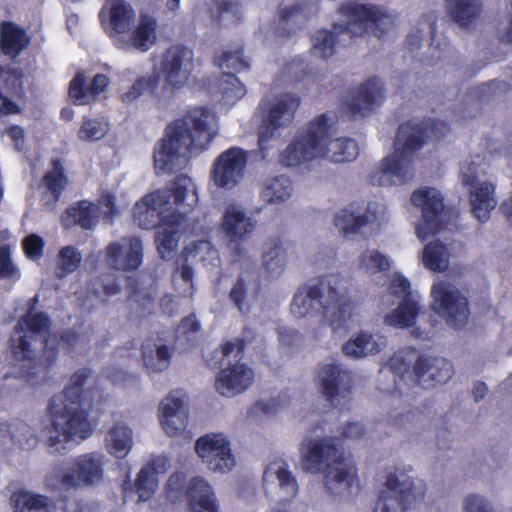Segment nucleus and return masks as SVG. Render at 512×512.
Here are the masks:
<instances>
[{
  "label": "nucleus",
  "mask_w": 512,
  "mask_h": 512,
  "mask_svg": "<svg viewBox=\"0 0 512 512\" xmlns=\"http://www.w3.org/2000/svg\"><path fill=\"white\" fill-rule=\"evenodd\" d=\"M216 113L205 107L189 110L182 118L170 123L153 153L157 174H171L184 169L192 156L208 149L218 135Z\"/></svg>",
  "instance_id": "1"
},
{
  "label": "nucleus",
  "mask_w": 512,
  "mask_h": 512,
  "mask_svg": "<svg viewBox=\"0 0 512 512\" xmlns=\"http://www.w3.org/2000/svg\"><path fill=\"white\" fill-rule=\"evenodd\" d=\"M91 383H94L92 372L87 368L80 369L69 378L65 390L51 399V425L45 434L52 452H61L67 444L79 443L92 434L88 413L83 408Z\"/></svg>",
  "instance_id": "2"
},
{
  "label": "nucleus",
  "mask_w": 512,
  "mask_h": 512,
  "mask_svg": "<svg viewBox=\"0 0 512 512\" xmlns=\"http://www.w3.org/2000/svg\"><path fill=\"white\" fill-rule=\"evenodd\" d=\"M449 131L448 124L438 119L402 123L395 138V152L385 157L381 168L370 182L378 186L403 185L414 176L413 162L428 139L441 140Z\"/></svg>",
  "instance_id": "3"
},
{
  "label": "nucleus",
  "mask_w": 512,
  "mask_h": 512,
  "mask_svg": "<svg viewBox=\"0 0 512 512\" xmlns=\"http://www.w3.org/2000/svg\"><path fill=\"white\" fill-rule=\"evenodd\" d=\"M198 200L196 184L182 174L169 186L138 200L133 207V220L142 229H152L159 224L182 225L184 213H192Z\"/></svg>",
  "instance_id": "4"
},
{
  "label": "nucleus",
  "mask_w": 512,
  "mask_h": 512,
  "mask_svg": "<svg viewBox=\"0 0 512 512\" xmlns=\"http://www.w3.org/2000/svg\"><path fill=\"white\" fill-rule=\"evenodd\" d=\"M50 320L44 313H35L30 308L23 316L11 336L12 366L16 377L25 378L31 385H36L44 379L45 371L35 358L37 349L49 346Z\"/></svg>",
  "instance_id": "5"
},
{
  "label": "nucleus",
  "mask_w": 512,
  "mask_h": 512,
  "mask_svg": "<svg viewBox=\"0 0 512 512\" xmlns=\"http://www.w3.org/2000/svg\"><path fill=\"white\" fill-rule=\"evenodd\" d=\"M339 13L347 20V24H335L331 31L322 29V59L333 56L341 41L363 35L368 27H375L378 38H382L385 33L379 26L388 15L377 5L349 1L339 7Z\"/></svg>",
  "instance_id": "6"
},
{
  "label": "nucleus",
  "mask_w": 512,
  "mask_h": 512,
  "mask_svg": "<svg viewBox=\"0 0 512 512\" xmlns=\"http://www.w3.org/2000/svg\"><path fill=\"white\" fill-rule=\"evenodd\" d=\"M299 105V97L292 93L267 97L259 103L252 122L257 126L259 150L263 158L268 156L272 147L270 142L280 136L281 130L291 125Z\"/></svg>",
  "instance_id": "7"
},
{
  "label": "nucleus",
  "mask_w": 512,
  "mask_h": 512,
  "mask_svg": "<svg viewBox=\"0 0 512 512\" xmlns=\"http://www.w3.org/2000/svg\"><path fill=\"white\" fill-rule=\"evenodd\" d=\"M322 474L325 489L338 495L350 492L358 482L357 468L352 455L343 447L339 437H322Z\"/></svg>",
  "instance_id": "8"
},
{
  "label": "nucleus",
  "mask_w": 512,
  "mask_h": 512,
  "mask_svg": "<svg viewBox=\"0 0 512 512\" xmlns=\"http://www.w3.org/2000/svg\"><path fill=\"white\" fill-rule=\"evenodd\" d=\"M103 464V456L99 453L78 456L71 465L55 468L47 480V485L54 489L94 485L103 478Z\"/></svg>",
  "instance_id": "9"
},
{
  "label": "nucleus",
  "mask_w": 512,
  "mask_h": 512,
  "mask_svg": "<svg viewBox=\"0 0 512 512\" xmlns=\"http://www.w3.org/2000/svg\"><path fill=\"white\" fill-rule=\"evenodd\" d=\"M431 296V309L442 317L448 326L461 329L466 325L470 315L469 301L458 289L445 281H440L432 285Z\"/></svg>",
  "instance_id": "10"
},
{
  "label": "nucleus",
  "mask_w": 512,
  "mask_h": 512,
  "mask_svg": "<svg viewBox=\"0 0 512 512\" xmlns=\"http://www.w3.org/2000/svg\"><path fill=\"white\" fill-rule=\"evenodd\" d=\"M411 203L421 209V222L416 227L418 238L426 240L445 228L444 199L441 193L431 187L414 191Z\"/></svg>",
  "instance_id": "11"
},
{
  "label": "nucleus",
  "mask_w": 512,
  "mask_h": 512,
  "mask_svg": "<svg viewBox=\"0 0 512 512\" xmlns=\"http://www.w3.org/2000/svg\"><path fill=\"white\" fill-rule=\"evenodd\" d=\"M195 452L214 473H227L236 464L231 443L223 433L212 432L199 437L195 442Z\"/></svg>",
  "instance_id": "12"
},
{
  "label": "nucleus",
  "mask_w": 512,
  "mask_h": 512,
  "mask_svg": "<svg viewBox=\"0 0 512 512\" xmlns=\"http://www.w3.org/2000/svg\"><path fill=\"white\" fill-rule=\"evenodd\" d=\"M187 397L181 390L171 391L163 398L158 407V420L166 435L172 438L183 437L190 440L191 432L187 429L189 411L186 406Z\"/></svg>",
  "instance_id": "13"
},
{
  "label": "nucleus",
  "mask_w": 512,
  "mask_h": 512,
  "mask_svg": "<svg viewBox=\"0 0 512 512\" xmlns=\"http://www.w3.org/2000/svg\"><path fill=\"white\" fill-rule=\"evenodd\" d=\"M194 69V52L184 45H172L160 56L159 70L165 82L175 89L188 83Z\"/></svg>",
  "instance_id": "14"
},
{
  "label": "nucleus",
  "mask_w": 512,
  "mask_h": 512,
  "mask_svg": "<svg viewBox=\"0 0 512 512\" xmlns=\"http://www.w3.org/2000/svg\"><path fill=\"white\" fill-rule=\"evenodd\" d=\"M248 152L239 147L223 151L213 162L211 180L218 188L231 190L245 176Z\"/></svg>",
  "instance_id": "15"
},
{
  "label": "nucleus",
  "mask_w": 512,
  "mask_h": 512,
  "mask_svg": "<svg viewBox=\"0 0 512 512\" xmlns=\"http://www.w3.org/2000/svg\"><path fill=\"white\" fill-rule=\"evenodd\" d=\"M320 119L315 118L301 128L295 139L281 153L280 162L288 167H296L315 159L319 154Z\"/></svg>",
  "instance_id": "16"
},
{
  "label": "nucleus",
  "mask_w": 512,
  "mask_h": 512,
  "mask_svg": "<svg viewBox=\"0 0 512 512\" xmlns=\"http://www.w3.org/2000/svg\"><path fill=\"white\" fill-rule=\"evenodd\" d=\"M315 394L306 396L302 394V400L304 402L312 401L313 409L311 412L305 411L304 408L301 411V419L307 423H312V429L309 430L301 443L300 447V466L303 471L311 474H317L320 471V434L318 433V418L319 412L317 405L314 401H317L318 387L315 384Z\"/></svg>",
  "instance_id": "17"
},
{
  "label": "nucleus",
  "mask_w": 512,
  "mask_h": 512,
  "mask_svg": "<svg viewBox=\"0 0 512 512\" xmlns=\"http://www.w3.org/2000/svg\"><path fill=\"white\" fill-rule=\"evenodd\" d=\"M385 487L379 495L374 512H405L417 498L414 481L409 477L400 481L396 474L391 473Z\"/></svg>",
  "instance_id": "18"
},
{
  "label": "nucleus",
  "mask_w": 512,
  "mask_h": 512,
  "mask_svg": "<svg viewBox=\"0 0 512 512\" xmlns=\"http://www.w3.org/2000/svg\"><path fill=\"white\" fill-rule=\"evenodd\" d=\"M263 485L268 496L280 503L293 500L298 493V484L282 459L270 462L263 474Z\"/></svg>",
  "instance_id": "19"
},
{
  "label": "nucleus",
  "mask_w": 512,
  "mask_h": 512,
  "mask_svg": "<svg viewBox=\"0 0 512 512\" xmlns=\"http://www.w3.org/2000/svg\"><path fill=\"white\" fill-rule=\"evenodd\" d=\"M143 260V244L135 236L124 237L111 242L105 249V263L118 271H134Z\"/></svg>",
  "instance_id": "20"
},
{
  "label": "nucleus",
  "mask_w": 512,
  "mask_h": 512,
  "mask_svg": "<svg viewBox=\"0 0 512 512\" xmlns=\"http://www.w3.org/2000/svg\"><path fill=\"white\" fill-rule=\"evenodd\" d=\"M100 213H103L110 223L120 213L113 194L103 193L99 199V206L88 201L78 202L67 210V218L64 221L66 225H69L70 222H67V220L72 218V221L82 228L91 229L96 226Z\"/></svg>",
  "instance_id": "21"
},
{
  "label": "nucleus",
  "mask_w": 512,
  "mask_h": 512,
  "mask_svg": "<svg viewBox=\"0 0 512 512\" xmlns=\"http://www.w3.org/2000/svg\"><path fill=\"white\" fill-rule=\"evenodd\" d=\"M257 227V220L244 207L229 204L225 207L220 230L230 243H241L249 238Z\"/></svg>",
  "instance_id": "22"
},
{
  "label": "nucleus",
  "mask_w": 512,
  "mask_h": 512,
  "mask_svg": "<svg viewBox=\"0 0 512 512\" xmlns=\"http://www.w3.org/2000/svg\"><path fill=\"white\" fill-rule=\"evenodd\" d=\"M322 371V396L333 408L344 406L350 400L352 377L339 365H327Z\"/></svg>",
  "instance_id": "23"
},
{
  "label": "nucleus",
  "mask_w": 512,
  "mask_h": 512,
  "mask_svg": "<svg viewBox=\"0 0 512 512\" xmlns=\"http://www.w3.org/2000/svg\"><path fill=\"white\" fill-rule=\"evenodd\" d=\"M419 385L431 389L446 383L453 375L452 363L443 357L420 355L413 367Z\"/></svg>",
  "instance_id": "24"
},
{
  "label": "nucleus",
  "mask_w": 512,
  "mask_h": 512,
  "mask_svg": "<svg viewBox=\"0 0 512 512\" xmlns=\"http://www.w3.org/2000/svg\"><path fill=\"white\" fill-rule=\"evenodd\" d=\"M253 382V369L238 361L221 369L216 377L215 387L221 395L232 397L246 391Z\"/></svg>",
  "instance_id": "25"
},
{
  "label": "nucleus",
  "mask_w": 512,
  "mask_h": 512,
  "mask_svg": "<svg viewBox=\"0 0 512 512\" xmlns=\"http://www.w3.org/2000/svg\"><path fill=\"white\" fill-rule=\"evenodd\" d=\"M383 97V85L381 80L374 76L360 84L351 99L345 103V112L351 119L365 117L371 113L378 100Z\"/></svg>",
  "instance_id": "26"
},
{
  "label": "nucleus",
  "mask_w": 512,
  "mask_h": 512,
  "mask_svg": "<svg viewBox=\"0 0 512 512\" xmlns=\"http://www.w3.org/2000/svg\"><path fill=\"white\" fill-rule=\"evenodd\" d=\"M99 16L103 29L112 35L129 31L135 21L136 13L134 8L124 0H107Z\"/></svg>",
  "instance_id": "27"
},
{
  "label": "nucleus",
  "mask_w": 512,
  "mask_h": 512,
  "mask_svg": "<svg viewBox=\"0 0 512 512\" xmlns=\"http://www.w3.org/2000/svg\"><path fill=\"white\" fill-rule=\"evenodd\" d=\"M261 291V282L255 271L240 274L230 291V298L242 314L251 312L257 303Z\"/></svg>",
  "instance_id": "28"
},
{
  "label": "nucleus",
  "mask_w": 512,
  "mask_h": 512,
  "mask_svg": "<svg viewBox=\"0 0 512 512\" xmlns=\"http://www.w3.org/2000/svg\"><path fill=\"white\" fill-rule=\"evenodd\" d=\"M328 116L322 113V159L335 163L349 162L359 154V147L354 139L339 137L328 140Z\"/></svg>",
  "instance_id": "29"
},
{
  "label": "nucleus",
  "mask_w": 512,
  "mask_h": 512,
  "mask_svg": "<svg viewBox=\"0 0 512 512\" xmlns=\"http://www.w3.org/2000/svg\"><path fill=\"white\" fill-rule=\"evenodd\" d=\"M129 31V39L119 44V47L124 50L136 49L147 52L157 42L158 21L152 15L140 14L136 24Z\"/></svg>",
  "instance_id": "30"
},
{
  "label": "nucleus",
  "mask_w": 512,
  "mask_h": 512,
  "mask_svg": "<svg viewBox=\"0 0 512 512\" xmlns=\"http://www.w3.org/2000/svg\"><path fill=\"white\" fill-rule=\"evenodd\" d=\"M190 214L191 213H184L182 225L169 224L161 225L159 227L156 233L155 242L162 259L166 260L173 257L182 235L195 233V227L189 218Z\"/></svg>",
  "instance_id": "31"
},
{
  "label": "nucleus",
  "mask_w": 512,
  "mask_h": 512,
  "mask_svg": "<svg viewBox=\"0 0 512 512\" xmlns=\"http://www.w3.org/2000/svg\"><path fill=\"white\" fill-rule=\"evenodd\" d=\"M327 301L322 303V318L329 321L333 330L344 328L352 314L353 304L349 297L340 293L334 287L329 286Z\"/></svg>",
  "instance_id": "32"
},
{
  "label": "nucleus",
  "mask_w": 512,
  "mask_h": 512,
  "mask_svg": "<svg viewBox=\"0 0 512 512\" xmlns=\"http://www.w3.org/2000/svg\"><path fill=\"white\" fill-rule=\"evenodd\" d=\"M376 216L368 208L363 209L355 203L341 209L334 218V224L344 235L359 233L375 220Z\"/></svg>",
  "instance_id": "33"
},
{
  "label": "nucleus",
  "mask_w": 512,
  "mask_h": 512,
  "mask_svg": "<svg viewBox=\"0 0 512 512\" xmlns=\"http://www.w3.org/2000/svg\"><path fill=\"white\" fill-rule=\"evenodd\" d=\"M68 185V179L64 175V168L59 160L52 163V168L47 171L40 185V201L47 209H53L62 191Z\"/></svg>",
  "instance_id": "34"
},
{
  "label": "nucleus",
  "mask_w": 512,
  "mask_h": 512,
  "mask_svg": "<svg viewBox=\"0 0 512 512\" xmlns=\"http://www.w3.org/2000/svg\"><path fill=\"white\" fill-rule=\"evenodd\" d=\"M110 83V79L104 74L94 76L90 86H86L82 73H77L70 82L69 95L77 105L89 104L98 95L103 93Z\"/></svg>",
  "instance_id": "35"
},
{
  "label": "nucleus",
  "mask_w": 512,
  "mask_h": 512,
  "mask_svg": "<svg viewBox=\"0 0 512 512\" xmlns=\"http://www.w3.org/2000/svg\"><path fill=\"white\" fill-rule=\"evenodd\" d=\"M134 445L133 431L124 422H116L107 432L105 448L107 452L117 459L125 458Z\"/></svg>",
  "instance_id": "36"
},
{
  "label": "nucleus",
  "mask_w": 512,
  "mask_h": 512,
  "mask_svg": "<svg viewBox=\"0 0 512 512\" xmlns=\"http://www.w3.org/2000/svg\"><path fill=\"white\" fill-rule=\"evenodd\" d=\"M320 305V282L313 280L298 290L293 298L291 311L295 317L303 318L317 312Z\"/></svg>",
  "instance_id": "37"
},
{
  "label": "nucleus",
  "mask_w": 512,
  "mask_h": 512,
  "mask_svg": "<svg viewBox=\"0 0 512 512\" xmlns=\"http://www.w3.org/2000/svg\"><path fill=\"white\" fill-rule=\"evenodd\" d=\"M421 313V306L419 300L415 297H408L401 299L398 306L389 314L385 316V324L394 328H411L414 327L419 314Z\"/></svg>",
  "instance_id": "38"
},
{
  "label": "nucleus",
  "mask_w": 512,
  "mask_h": 512,
  "mask_svg": "<svg viewBox=\"0 0 512 512\" xmlns=\"http://www.w3.org/2000/svg\"><path fill=\"white\" fill-rule=\"evenodd\" d=\"M216 93L219 103L230 108L246 95L247 90L233 73L224 72L218 79Z\"/></svg>",
  "instance_id": "39"
},
{
  "label": "nucleus",
  "mask_w": 512,
  "mask_h": 512,
  "mask_svg": "<svg viewBox=\"0 0 512 512\" xmlns=\"http://www.w3.org/2000/svg\"><path fill=\"white\" fill-rule=\"evenodd\" d=\"M446 9L460 27L468 28L480 16L481 0H447Z\"/></svg>",
  "instance_id": "40"
},
{
  "label": "nucleus",
  "mask_w": 512,
  "mask_h": 512,
  "mask_svg": "<svg viewBox=\"0 0 512 512\" xmlns=\"http://www.w3.org/2000/svg\"><path fill=\"white\" fill-rule=\"evenodd\" d=\"M494 189L492 183L483 182L471 192L472 213L480 222H486L496 206V200L493 197Z\"/></svg>",
  "instance_id": "41"
},
{
  "label": "nucleus",
  "mask_w": 512,
  "mask_h": 512,
  "mask_svg": "<svg viewBox=\"0 0 512 512\" xmlns=\"http://www.w3.org/2000/svg\"><path fill=\"white\" fill-rule=\"evenodd\" d=\"M29 38L19 26L6 22L0 27V45L5 55L16 57L28 45Z\"/></svg>",
  "instance_id": "42"
},
{
  "label": "nucleus",
  "mask_w": 512,
  "mask_h": 512,
  "mask_svg": "<svg viewBox=\"0 0 512 512\" xmlns=\"http://www.w3.org/2000/svg\"><path fill=\"white\" fill-rule=\"evenodd\" d=\"M263 266L272 277L280 276L287 266V252L279 239H269L264 245Z\"/></svg>",
  "instance_id": "43"
},
{
  "label": "nucleus",
  "mask_w": 512,
  "mask_h": 512,
  "mask_svg": "<svg viewBox=\"0 0 512 512\" xmlns=\"http://www.w3.org/2000/svg\"><path fill=\"white\" fill-rule=\"evenodd\" d=\"M142 359L149 372H162L170 366L169 347L154 341H147L142 346Z\"/></svg>",
  "instance_id": "44"
},
{
  "label": "nucleus",
  "mask_w": 512,
  "mask_h": 512,
  "mask_svg": "<svg viewBox=\"0 0 512 512\" xmlns=\"http://www.w3.org/2000/svg\"><path fill=\"white\" fill-rule=\"evenodd\" d=\"M11 502L17 512H54L47 497L23 489L12 494Z\"/></svg>",
  "instance_id": "45"
},
{
  "label": "nucleus",
  "mask_w": 512,
  "mask_h": 512,
  "mask_svg": "<svg viewBox=\"0 0 512 512\" xmlns=\"http://www.w3.org/2000/svg\"><path fill=\"white\" fill-rule=\"evenodd\" d=\"M293 192L291 180L284 176L269 178L265 181L261 197L267 203H279L287 200Z\"/></svg>",
  "instance_id": "46"
},
{
  "label": "nucleus",
  "mask_w": 512,
  "mask_h": 512,
  "mask_svg": "<svg viewBox=\"0 0 512 512\" xmlns=\"http://www.w3.org/2000/svg\"><path fill=\"white\" fill-rule=\"evenodd\" d=\"M156 294L157 287L155 284L149 286L140 285L133 288L130 295L131 308L143 316L154 313L156 309Z\"/></svg>",
  "instance_id": "47"
},
{
  "label": "nucleus",
  "mask_w": 512,
  "mask_h": 512,
  "mask_svg": "<svg viewBox=\"0 0 512 512\" xmlns=\"http://www.w3.org/2000/svg\"><path fill=\"white\" fill-rule=\"evenodd\" d=\"M110 130V125L104 117L84 118L78 130L82 141L93 142L104 138Z\"/></svg>",
  "instance_id": "48"
},
{
  "label": "nucleus",
  "mask_w": 512,
  "mask_h": 512,
  "mask_svg": "<svg viewBox=\"0 0 512 512\" xmlns=\"http://www.w3.org/2000/svg\"><path fill=\"white\" fill-rule=\"evenodd\" d=\"M446 252V246L440 241H433L428 243L423 250L422 259L424 265L434 272L445 270L447 266L445 260Z\"/></svg>",
  "instance_id": "49"
},
{
  "label": "nucleus",
  "mask_w": 512,
  "mask_h": 512,
  "mask_svg": "<svg viewBox=\"0 0 512 512\" xmlns=\"http://www.w3.org/2000/svg\"><path fill=\"white\" fill-rule=\"evenodd\" d=\"M185 252L187 258H197L204 265H217L219 263V254L208 241L194 242L185 249Z\"/></svg>",
  "instance_id": "50"
},
{
  "label": "nucleus",
  "mask_w": 512,
  "mask_h": 512,
  "mask_svg": "<svg viewBox=\"0 0 512 512\" xmlns=\"http://www.w3.org/2000/svg\"><path fill=\"white\" fill-rule=\"evenodd\" d=\"M359 267L373 274L386 272L390 270V260L378 250H367L361 253L359 257Z\"/></svg>",
  "instance_id": "51"
},
{
  "label": "nucleus",
  "mask_w": 512,
  "mask_h": 512,
  "mask_svg": "<svg viewBox=\"0 0 512 512\" xmlns=\"http://www.w3.org/2000/svg\"><path fill=\"white\" fill-rule=\"evenodd\" d=\"M82 261L81 253L73 246L62 248L58 255V276L65 277L73 273L80 266Z\"/></svg>",
  "instance_id": "52"
},
{
  "label": "nucleus",
  "mask_w": 512,
  "mask_h": 512,
  "mask_svg": "<svg viewBox=\"0 0 512 512\" xmlns=\"http://www.w3.org/2000/svg\"><path fill=\"white\" fill-rule=\"evenodd\" d=\"M22 277V273L18 265L13 261L11 256V247L3 245L0 247V280H7L14 284Z\"/></svg>",
  "instance_id": "53"
},
{
  "label": "nucleus",
  "mask_w": 512,
  "mask_h": 512,
  "mask_svg": "<svg viewBox=\"0 0 512 512\" xmlns=\"http://www.w3.org/2000/svg\"><path fill=\"white\" fill-rule=\"evenodd\" d=\"M194 271L192 267L184 263L173 275V285L182 297H192L195 293L193 282Z\"/></svg>",
  "instance_id": "54"
},
{
  "label": "nucleus",
  "mask_w": 512,
  "mask_h": 512,
  "mask_svg": "<svg viewBox=\"0 0 512 512\" xmlns=\"http://www.w3.org/2000/svg\"><path fill=\"white\" fill-rule=\"evenodd\" d=\"M158 477L150 475L148 468H142L136 479V492L138 501L149 500L158 488Z\"/></svg>",
  "instance_id": "55"
},
{
  "label": "nucleus",
  "mask_w": 512,
  "mask_h": 512,
  "mask_svg": "<svg viewBox=\"0 0 512 512\" xmlns=\"http://www.w3.org/2000/svg\"><path fill=\"white\" fill-rule=\"evenodd\" d=\"M317 11L316 6L301 4L286 8L283 14V25L300 27L309 17Z\"/></svg>",
  "instance_id": "56"
},
{
  "label": "nucleus",
  "mask_w": 512,
  "mask_h": 512,
  "mask_svg": "<svg viewBox=\"0 0 512 512\" xmlns=\"http://www.w3.org/2000/svg\"><path fill=\"white\" fill-rule=\"evenodd\" d=\"M371 339V334L367 332H360L343 345L342 352L353 358H361L366 355V350Z\"/></svg>",
  "instance_id": "57"
},
{
  "label": "nucleus",
  "mask_w": 512,
  "mask_h": 512,
  "mask_svg": "<svg viewBox=\"0 0 512 512\" xmlns=\"http://www.w3.org/2000/svg\"><path fill=\"white\" fill-rule=\"evenodd\" d=\"M216 61L222 70L227 69L233 72H240L248 68V62L245 60L242 50L225 52Z\"/></svg>",
  "instance_id": "58"
},
{
  "label": "nucleus",
  "mask_w": 512,
  "mask_h": 512,
  "mask_svg": "<svg viewBox=\"0 0 512 512\" xmlns=\"http://www.w3.org/2000/svg\"><path fill=\"white\" fill-rule=\"evenodd\" d=\"M12 438L23 449H31L38 443V439L33 429L27 424H19L14 430Z\"/></svg>",
  "instance_id": "59"
},
{
  "label": "nucleus",
  "mask_w": 512,
  "mask_h": 512,
  "mask_svg": "<svg viewBox=\"0 0 512 512\" xmlns=\"http://www.w3.org/2000/svg\"><path fill=\"white\" fill-rule=\"evenodd\" d=\"M389 291L391 295L401 299L415 297L411 291L410 281L400 273H394L392 276Z\"/></svg>",
  "instance_id": "60"
},
{
  "label": "nucleus",
  "mask_w": 512,
  "mask_h": 512,
  "mask_svg": "<svg viewBox=\"0 0 512 512\" xmlns=\"http://www.w3.org/2000/svg\"><path fill=\"white\" fill-rule=\"evenodd\" d=\"M152 86V79L149 77L138 78L130 89L121 95L122 102L131 104L135 102L140 96L143 95Z\"/></svg>",
  "instance_id": "61"
},
{
  "label": "nucleus",
  "mask_w": 512,
  "mask_h": 512,
  "mask_svg": "<svg viewBox=\"0 0 512 512\" xmlns=\"http://www.w3.org/2000/svg\"><path fill=\"white\" fill-rule=\"evenodd\" d=\"M22 246L26 256L36 260L42 256L44 241L40 236L31 234L24 238Z\"/></svg>",
  "instance_id": "62"
},
{
  "label": "nucleus",
  "mask_w": 512,
  "mask_h": 512,
  "mask_svg": "<svg viewBox=\"0 0 512 512\" xmlns=\"http://www.w3.org/2000/svg\"><path fill=\"white\" fill-rule=\"evenodd\" d=\"M185 483V476L183 473H173L166 484V493L167 497L171 501H176L179 496L181 495V492L183 490Z\"/></svg>",
  "instance_id": "63"
},
{
  "label": "nucleus",
  "mask_w": 512,
  "mask_h": 512,
  "mask_svg": "<svg viewBox=\"0 0 512 512\" xmlns=\"http://www.w3.org/2000/svg\"><path fill=\"white\" fill-rule=\"evenodd\" d=\"M464 512H493L486 499L471 494L466 497L464 502Z\"/></svg>",
  "instance_id": "64"
}]
</instances>
